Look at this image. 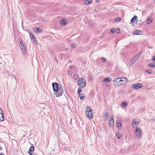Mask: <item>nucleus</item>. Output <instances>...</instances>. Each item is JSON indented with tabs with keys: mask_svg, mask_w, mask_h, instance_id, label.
Returning <instances> with one entry per match:
<instances>
[{
	"mask_svg": "<svg viewBox=\"0 0 155 155\" xmlns=\"http://www.w3.org/2000/svg\"><path fill=\"white\" fill-rule=\"evenodd\" d=\"M125 79L127 81V79L125 77L116 78L115 79L113 83L116 86H119L124 83V80Z\"/></svg>",
	"mask_w": 155,
	"mask_h": 155,
	"instance_id": "f257e3e1",
	"label": "nucleus"
},
{
	"mask_svg": "<svg viewBox=\"0 0 155 155\" xmlns=\"http://www.w3.org/2000/svg\"><path fill=\"white\" fill-rule=\"evenodd\" d=\"M86 114L90 119H92L93 117V114L92 110L89 107L87 106L86 110Z\"/></svg>",
	"mask_w": 155,
	"mask_h": 155,
	"instance_id": "f03ea898",
	"label": "nucleus"
},
{
	"mask_svg": "<svg viewBox=\"0 0 155 155\" xmlns=\"http://www.w3.org/2000/svg\"><path fill=\"white\" fill-rule=\"evenodd\" d=\"M78 83L79 86H81L82 87H84L86 85V82L84 78H79Z\"/></svg>",
	"mask_w": 155,
	"mask_h": 155,
	"instance_id": "7ed1b4c3",
	"label": "nucleus"
},
{
	"mask_svg": "<svg viewBox=\"0 0 155 155\" xmlns=\"http://www.w3.org/2000/svg\"><path fill=\"white\" fill-rule=\"evenodd\" d=\"M63 88L60 87L58 89V91L54 92L55 95H56L57 97H59L61 96L63 93Z\"/></svg>",
	"mask_w": 155,
	"mask_h": 155,
	"instance_id": "20e7f679",
	"label": "nucleus"
},
{
	"mask_svg": "<svg viewBox=\"0 0 155 155\" xmlns=\"http://www.w3.org/2000/svg\"><path fill=\"white\" fill-rule=\"evenodd\" d=\"M142 87V84L141 83H138L134 84L132 86V88L135 90L139 89Z\"/></svg>",
	"mask_w": 155,
	"mask_h": 155,
	"instance_id": "39448f33",
	"label": "nucleus"
},
{
	"mask_svg": "<svg viewBox=\"0 0 155 155\" xmlns=\"http://www.w3.org/2000/svg\"><path fill=\"white\" fill-rule=\"evenodd\" d=\"M52 86L54 92L58 91V89L60 88L59 87L58 84L56 82L53 83Z\"/></svg>",
	"mask_w": 155,
	"mask_h": 155,
	"instance_id": "423d86ee",
	"label": "nucleus"
},
{
	"mask_svg": "<svg viewBox=\"0 0 155 155\" xmlns=\"http://www.w3.org/2000/svg\"><path fill=\"white\" fill-rule=\"evenodd\" d=\"M137 58H134L132 60H130L129 61L128 65L130 66H132V65L136 63L137 60Z\"/></svg>",
	"mask_w": 155,
	"mask_h": 155,
	"instance_id": "0eeeda50",
	"label": "nucleus"
},
{
	"mask_svg": "<svg viewBox=\"0 0 155 155\" xmlns=\"http://www.w3.org/2000/svg\"><path fill=\"white\" fill-rule=\"evenodd\" d=\"M136 134L137 136L139 138L141 137V131L140 129L137 127L136 129Z\"/></svg>",
	"mask_w": 155,
	"mask_h": 155,
	"instance_id": "6e6552de",
	"label": "nucleus"
},
{
	"mask_svg": "<svg viewBox=\"0 0 155 155\" xmlns=\"http://www.w3.org/2000/svg\"><path fill=\"white\" fill-rule=\"evenodd\" d=\"M109 124L110 125V126H114V121L113 118L112 116L111 117H110V118Z\"/></svg>",
	"mask_w": 155,
	"mask_h": 155,
	"instance_id": "1a4fd4ad",
	"label": "nucleus"
},
{
	"mask_svg": "<svg viewBox=\"0 0 155 155\" xmlns=\"http://www.w3.org/2000/svg\"><path fill=\"white\" fill-rule=\"evenodd\" d=\"M134 33L136 35H142L143 34L142 31L140 30H136L135 31Z\"/></svg>",
	"mask_w": 155,
	"mask_h": 155,
	"instance_id": "9d476101",
	"label": "nucleus"
},
{
	"mask_svg": "<svg viewBox=\"0 0 155 155\" xmlns=\"http://www.w3.org/2000/svg\"><path fill=\"white\" fill-rule=\"evenodd\" d=\"M0 114H1V115H2V118L3 119L2 120L0 119V121H2L4 120V114H3V112L1 108L0 107Z\"/></svg>",
	"mask_w": 155,
	"mask_h": 155,
	"instance_id": "9b49d317",
	"label": "nucleus"
},
{
	"mask_svg": "<svg viewBox=\"0 0 155 155\" xmlns=\"http://www.w3.org/2000/svg\"><path fill=\"white\" fill-rule=\"evenodd\" d=\"M148 66L150 68H153L155 67V63H152L148 64Z\"/></svg>",
	"mask_w": 155,
	"mask_h": 155,
	"instance_id": "f8f14e48",
	"label": "nucleus"
},
{
	"mask_svg": "<svg viewBox=\"0 0 155 155\" xmlns=\"http://www.w3.org/2000/svg\"><path fill=\"white\" fill-rule=\"evenodd\" d=\"M60 23L62 25H65L66 24V22L64 19H63L61 20Z\"/></svg>",
	"mask_w": 155,
	"mask_h": 155,
	"instance_id": "ddd939ff",
	"label": "nucleus"
},
{
	"mask_svg": "<svg viewBox=\"0 0 155 155\" xmlns=\"http://www.w3.org/2000/svg\"><path fill=\"white\" fill-rule=\"evenodd\" d=\"M110 80L109 78H106L104 79L102 82H105L106 83H108L110 82Z\"/></svg>",
	"mask_w": 155,
	"mask_h": 155,
	"instance_id": "4468645a",
	"label": "nucleus"
},
{
	"mask_svg": "<svg viewBox=\"0 0 155 155\" xmlns=\"http://www.w3.org/2000/svg\"><path fill=\"white\" fill-rule=\"evenodd\" d=\"M117 127L119 128L121 126V123L120 120H118L117 122Z\"/></svg>",
	"mask_w": 155,
	"mask_h": 155,
	"instance_id": "2eb2a0df",
	"label": "nucleus"
},
{
	"mask_svg": "<svg viewBox=\"0 0 155 155\" xmlns=\"http://www.w3.org/2000/svg\"><path fill=\"white\" fill-rule=\"evenodd\" d=\"M91 0H86L84 1L85 4V5H87L89 4L90 3H92Z\"/></svg>",
	"mask_w": 155,
	"mask_h": 155,
	"instance_id": "dca6fc26",
	"label": "nucleus"
},
{
	"mask_svg": "<svg viewBox=\"0 0 155 155\" xmlns=\"http://www.w3.org/2000/svg\"><path fill=\"white\" fill-rule=\"evenodd\" d=\"M152 19L151 18H149L147 20V24H150L152 22Z\"/></svg>",
	"mask_w": 155,
	"mask_h": 155,
	"instance_id": "f3484780",
	"label": "nucleus"
},
{
	"mask_svg": "<svg viewBox=\"0 0 155 155\" xmlns=\"http://www.w3.org/2000/svg\"><path fill=\"white\" fill-rule=\"evenodd\" d=\"M137 16L136 15H134V17L132 18L131 20V22L133 23L136 19H137Z\"/></svg>",
	"mask_w": 155,
	"mask_h": 155,
	"instance_id": "a211bd4d",
	"label": "nucleus"
},
{
	"mask_svg": "<svg viewBox=\"0 0 155 155\" xmlns=\"http://www.w3.org/2000/svg\"><path fill=\"white\" fill-rule=\"evenodd\" d=\"M34 147L33 146H31L29 150V152H33L34 151Z\"/></svg>",
	"mask_w": 155,
	"mask_h": 155,
	"instance_id": "6ab92c4d",
	"label": "nucleus"
},
{
	"mask_svg": "<svg viewBox=\"0 0 155 155\" xmlns=\"http://www.w3.org/2000/svg\"><path fill=\"white\" fill-rule=\"evenodd\" d=\"M25 44H24L22 45H20V48L22 50H25L26 47L25 46Z\"/></svg>",
	"mask_w": 155,
	"mask_h": 155,
	"instance_id": "aec40b11",
	"label": "nucleus"
},
{
	"mask_svg": "<svg viewBox=\"0 0 155 155\" xmlns=\"http://www.w3.org/2000/svg\"><path fill=\"white\" fill-rule=\"evenodd\" d=\"M79 96L81 100L83 99L85 97L83 93L80 94Z\"/></svg>",
	"mask_w": 155,
	"mask_h": 155,
	"instance_id": "412c9836",
	"label": "nucleus"
},
{
	"mask_svg": "<svg viewBox=\"0 0 155 155\" xmlns=\"http://www.w3.org/2000/svg\"><path fill=\"white\" fill-rule=\"evenodd\" d=\"M116 136L118 139H120L121 138V135L120 134H117Z\"/></svg>",
	"mask_w": 155,
	"mask_h": 155,
	"instance_id": "4be33fe9",
	"label": "nucleus"
},
{
	"mask_svg": "<svg viewBox=\"0 0 155 155\" xmlns=\"http://www.w3.org/2000/svg\"><path fill=\"white\" fill-rule=\"evenodd\" d=\"M121 18L119 17H117L115 19V21L117 22H118L120 21L121 20Z\"/></svg>",
	"mask_w": 155,
	"mask_h": 155,
	"instance_id": "5701e85b",
	"label": "nucleus"
},
{
	"mask_svg": "<svg viewBox=\"0 0 155 155\" xmlns=\"http://www.w3.org/2000/svg\"><path fill=\"white\" fill-rule=\"evenodd\" d=\"M82 91L81 88L79 87L78 91V94H79Z\"/></svg>",
	"mask_w": 155,
	"mask_h": 155,
	"instance_id": "b1692460",
	"label": "nucleus"
},
{
	"mask_svg": "<svg viewBox=\"0 0 155 155\" xmlns=\"http://www.w3.org/2000/svg\"><path fill=\"white\" fill-rule=\"evenodd\" d=\"M30 37L31 39H34L35 38L33 34L32 33H31L30 34Z\"/></svg>",
	"mask_w": 155,
	"mask_h": 155,
	"instance_id": "393cba45",
	"label": "nucleus"
},
{
	"mask_svg": "<svg viewBox=\"0 0 155 155\" xmlns=\"http://www.w3.org/2000/svg\"><path fill=\"white\" fill-rule=\"evenodd\" d=\"M152 70L151 69H148L145 71V72L147 73V72L149 74L151 73L152 72Z\"/></svg>",
	"mask_w": 155,
	"mask_h": 155,
	"instance_id": "a878e982",
	"label": "nucleus"
},
{
	"mask_svg": "<svg viewBox=\"0 0 155 155\" xmlns=\"http://www.w3.org/2000/svg\"><path fill=\"white\" fill-rule=\"evenodd\" d=\"M122 106H124L125 107H126L127 106V104L125 102H123L122 103Z\"/></svg>",
	"mask_w": 155,
	"mask_h": 155,
	"instance_id": "bb28decb",
	"label": "nucleus"
},
{
	"mask_svg": "<svg viewBox=\"0 0 155 155\" xmlns=\"http://www.w3.org/2000/svg\"><path fill=\"white\" fill-rule=\"evenodd\" d=\"M74 78L75 79H77L78 78V74H75L74 76Z\"/></svg>",
	"mask_w": 155,
	"mask_h": 155,
	"instance_id": "cd10ccee",
	"label": "nucleus"
},
{
	"mask_svg": "<svg viewBox=\"0 0 155 155\" xmlns=\"http://www.w3.org/2000/svg\"><path fill=\"white\" fill-rule=\"evenodd\" d=\"M110 31L112 33V34L115 31V29L114 28H112L110 30Z\"/></svg>",
	"mask_w": 155,
	"mask_h": 155,
	"instance_id": "c85d7f7f",
	"label": "nucleus"
},
{
	"mask_svg": "<svg viewBox=\"0 0 155 155\" xmlns=\"http://www.w3.org/2000/svg\"><path fill=\"white\" fill-rule=\"evenodd\" d=\"M137 124H138V123H137V122L134 121L133 122L132 124L133 125H134Z\"/></svg>",
	"mask_w": 155,
	"mask_h": 155,
	"instance_id": "c756f323",
	"label": "nucleus"
},
{
	"mask_svg": "<svg viewBox=\"0 0 155 155\" xmlns=\"http://www.w3.org/2000/svg\"><path fill=\"white\" fill-rule=\"evenodd\" d=\"M33 43L34 44H36L37 43L36 40L35 38L33 39Z\"/></svg>",
	"mask_w": 155,
	"mask_h": 155,
	"instance_id": "7c9ffc66",
	"label": "nucleus"
},
{
	"mask_svg": "<svg viewBox=\"0 0 155 155\" xmlns=\"http://www.w3.org/2000/svg\"><path fill=\"white\" fill-rule=\"evenodd\" d=\"M36 30L38 32H40L41 30L39 28H36Z\"/></svg>",
	"mask_w": 155,
	"mask_h": 155,
	"instance_id": "2f4dec72",
	"label": "nucleus"
},
{
	"mask_svg": "<svg viewBox=\"0 0 155 155\" xmlns=\"http://www.w3.org/2000/svg\"><path fill=\"white\" fill-rule=\"evenodd\" d=\"M76 46V45L75 44H72L71 45V47L73 48H75Z\"/></svg>",
	"mask_w": 155,
	"mask_h": 155,
	"instance_id": "473e14b6",
	"label": "nucleus"
},
{
	"mask_svg": "<svg viewBox=\"0 0 155 155\" xmlns=\"http://www.w3.org/2000/svg\"><path fill=\"white\" fill-rule=\"evenodd\" d=\"M24 42H23V40H21L20 41V45H22L23 44H24Z\"/></svg>",
	"mask_w": 155,
	"mask_h": 155,
	"instance_id": "72a5a7b5",
	"label": "nucleus"
},
{
	"mask_svg": "<svg viewBox=\"0 0 155 155\" xmlns=\"http://www.w3.org/2000/svg\"><path fill=\"white\" fill-rule=\"evenodd\" d=\"M141 53H139L138 54H137V55H136L135 56V58H137V59L138 58V55H141Z\"/></svg>",
	"mask_w": 155,
	"mask_h": 155,
	"instance_id": "f704fd0d",
	"label": "nucleus"
},
{
	"mask_svg": "<svg viewBox=\"0 0 155 155\" xmlns=\"http://www.w3.org/2000/svg\"><path fill=\"white\" fill-rule=\"evenodd\" d=\"M102 60L104 62H105L106 61V58L104 57V58H102Z\"/></svg>",
	"mask_w": 155,
	"mask_h": 155,
	"instance_id": "c9c22d12",
	"label": "nucleus"
},
{
	"mask_svg": "<svg viewBox=\"0 0 155 155\" xmlns=\"http://www.w3.org/2000/svg\"><path fill=\"white\" fill-rule=\"evenodd\" d=\"M109 116V115L108 113L104 115L105 117H108Z\"/></svg>",
	"mask_w": 155,
	"mask_h": 155,
	"instance_id": "e433bc0d",
	"label": "nucleus"
},
{
	"mask_svg": "<svg viewBox=\"0 0 155 155\" xmlns=\"http://www.w3.org/2000/svg\"><path fill=\"white\" fill-rule=\"evenodd\" d=\"M30 155H36V154L33 153L32 154L31 152H28Z\"/></svg>",
	"mask_w": 155,
	"mask_h": 155,
	"instance_id": "4c0bfd02",
	"label": "nucleus"
},
{
	"mask_svg": "<svg viewBox=\"0 0 155 155\" xmlns=\"http://www.w3.org/2000/svg\"><path fill=\"white\" fill-rule=\"evenodd\" d=\"M117 32L118 33L120 32V30L119 28H117L116 29Z\"/></svg>",
	"mask_w": 155,
	"mask_h": 155,
	"instance_id": "58836bf2",
	"label": "nucleus"
},
{
	"mask_svg": "<svg viewBox=\"0 0 155 155\" xmlns=\"http://www.w3.org/2000/svg\"><path fill=\"white\" fill-rule=\"evenodd\" d=\"M152 60L153 61H155V56L153 57L152 59Z\"/></svg>",
	"mask_w": 155,
	"mask_h": 155,
	"instance_id": "ea45409f",
	"label": "nucleus"
},
{
	"mask_svg": "<svg viewBox=\"0 0 155 155\" xmlns=\"http://www.w3.org/2000/svg\"><path fill=\"white\" fill-rule=\"evenodd\" d=\"M68 73L70 74H72V72L71 71H69L68 72Z\"/></svg>",
	"mask_w": 155,
	"mask_h": 155,
	"instance_id": "a19ab883",
	"label": "nucleus"
},
{
	"mask_svg": "<svg viewBox=\"0 0 155 155\" xmlns=\"http://www.w3.org/2000/svg\"><path fill=\"white\" fill-rule=\"evenodd\" d=\"M96 2H97L98 3L100 2L99 0H96Z\"/></svg>",
	"mask_w": 155,
	"mask_h": 155,
	"instance_id": "79ce46f5",
	"label": "nucleus"
},
{
	"mask_svg": "<svg viewBox=\"0 0 155 155\" xmlns=\"http://www.w3.org/2000/svg\"><path fill=\"white\" fill-rule=\"evenodd\" d=\"M74 67V66H70V67L71 68H73Z\"/></svg>",
	"mask_w": 155,
	"mask_h": 155,
	"instance_id": "37998d69",
	"label": "nucleus"
},
{
	"mask_svg": "<svg viewBox=\"0 0 155 155\" xmlns=\"http://www.w3.org/2000/svg\"><path fill=\"white\" fill-rule=\"evenodd\" d=\"M2 149V147L0 146V150Z\"/></svg>",
	"mask_w": 155,
	"mask_h": 155,
	"instance_id": "c03bdc74",
	"label": "nucleus"
},
{
	"mask_svg": "<svg viewBox=\"0 0 155 155\" xmlns=\"http://www.w3.org/2000/svg\"><path fill=\"white\" fill-rule=\"evenodd\" d=\"M0 155H5L4 154H2V153H0Z\"/></svg>",
	"mask_w": 155,
	"mask_h": 155,
	"instance_id": "a18cd8bd",
	"label": "nucleus"
}]
</instances>
